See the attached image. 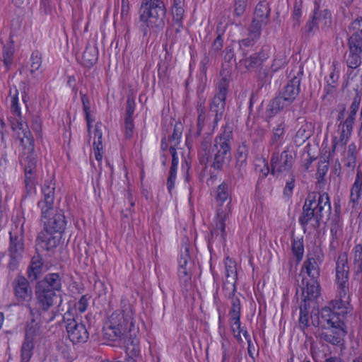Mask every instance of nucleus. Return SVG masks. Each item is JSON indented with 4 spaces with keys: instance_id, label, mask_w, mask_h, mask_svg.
<instances>
[{
    "instance_id": "nucleus-19",
    "label": "nucleus",
    "mask_w": 362,
    "mask_h": 362,
    "mask_svg": "<svg viewBox=\"0 0 362 362\" xmlns=\"http://www.w3.org/2000/svg\"><path fill=\"white\" fill-rule=\"evenodd\" d=\"M269 57V48L264 47L259 52L255 53L250 57H245L238 62L240 67H244L247 70L257 68L267 60Z\"/></svg>"
},
{
    "instance_id": "nucleus-51",
    "label": "nucleus",
    "mask_w": 362,
    "mask_h": 362,
    "mask_svg": "<svg viewBox=\"0 0 362 362\" xmlns=\"http://www.w3.org/2000/svg\"><path fill=\"white\" fill-rule=\"evenodd\" d=\"M35 168V163L32 162L27 165L25 168V184L27 186L29 185H33L32 176L34 173Z\"/></svg>"
},
{
    "instance_id": "nucleus-34",
    "label": "nucleus",
    "mask_w": 362,
    "mask_h": 362,
    "mask_svg": "<svg viewBox=\"0 0 362 362\" xmlns=\"http://www.w3.org/2000/svg\"><path fill=\"white\" fill-rule=\"evenodd\" d=\"M313 131V126L310 122H305L296 134V141L303 143L308 139Z\"/></svg>"
},
{
    "instance_id": "nucleus-43",
    "label": "nucleus",
    "mask_w": 362,
    "mask_h": 362,
    "mask_svg": "<svg viewBox=\"0 0 362 362\" xmlns=\"http://www.w3.org/2000/svg\"><path fill=\"white\" fill-rule=\"evenodd\" d=\"M309 326V313L307 310L306 305L300 306V317L298 320V327L303 331Z\"/></svg>"
},
{
    "instance_id": "nucleus-29",
    "label": "nucleus",
    "mask_w": 362,
    "mask_h": 362,
    "mask_svg": "<svg viewBox=\"0 0 362 362\" xmlns=\"http://www.w3.org/2000/svg\"><path fill=\"white\" fill-rule=\"evenodd\" d=\"M269 13L270 8L268 3L265 1H259L255 7L252 20L267 25Z\"/></svg>"
},
{
    "instance_id": "nucleus-27",
    "label": "nucleus",
    "mask_w": 362,
    "mask_h": 362,
    "mask_svg": "<svg viewBox=\"0 0 362 362\" xmlns=\"http://www.w3.org/2000/svg\"><path fill=\"white\" fill-rule=\"evenodd\" d=\"M266 25V24H263L259 23V21H256L252 20L250 28H249V35L246 39H243L241 41V45L248 47L252 45L255 41H257L261 35L262 28Z\"/></svg>"
},
{
    "instance_id": "nucleus-38",
    "label": "nucleus",
    "mask_w": 362,
    "mask_h": 362,
    "mask_svg": "<svg viewBox=\"0 0 362 362\" xmlns=\"http://www.w3.org/2000/svg\"><path fill=\"white\" fill-rule=\"evenodd\" d=\"M177 275L181 286L185 289H188V287L191 284L192 272L191 269L186 268H178Z\"/></svg>"
},
{
    "instance_id": "nucleus-20",
    "label": "nucleus",
    "mask_w": 362,
    "mask_h": 362,
    "mask_svg": "<svg viewBox=\"0 0 362 362\" xmlns=\"http://www.w3.org/2000/svg\"><path fill=\"white\" fill-rule=\"evenodd\" d=\"M35 295L40 310H49L54 304L56 292L36 285Z\"/></svg>"
},
{
    "instance_id": "nucleus-36",
    "label": "nucleus",
    "mask_w": 362,
    "mask_h": 362,
    "mask_svg": "<svg viewBox=\"0 0 362 362\" xmlns=\"http://www.w3.org/2000/svg\"><path fill=\"white\" fill-rule=\"evenodd\" d=\"M303 284L304 286L303 291L307 293L309 298H316L320 294V285L317 279H311L310 281H307L305 284V279H303Z\"/></svg>"
},
{
    "instance_id": "nucleus-3",
    "label": "nucleus",
    "mask_w": 362,
    "mask_h": 362,
    "mask_svg": "<svg viewBox=\"0 0 362 362\" xmlns=\"http://www.w3.org/2000/svg\"><path fill=\"white\" fill-rule=\"evenodd\" d=\"M233 137V129L226 125L222 133L214 139L211 145L210 139H204L198 151V158L201 164L210 165L216 170H221L230 159L231 146L230 141Z\"/></svg>"
},
{
    "instance_id": "nucleus-61",
    "label": "nucleus",
    "mask_w": 362,
    "mask_h": 362,
    "mask_svg": "<svg viewBox=\"0 0 362 362\" xmlns=\"http://www.w3.org/2000/svg\"><path fill=\"white\" fill-rule=\"evenodd\" d=\"M357 153V148L354 143H351L348 147L347 157L349 162L354 163L356 159V154Z\"/></svg>"
},
{
    "instance_id": "nucleus-42",
    "label": "nucleus",
    "mask_w": 362,
    "mask_h": 362,
    "mask_svg": "<svg viewBox=\"0 0 362 362\" xmlns=\"http://www.w3.org/2000/svg\"><path fill=\"white\" fill-rule=\"evenodd\" d=\"M361 52L349 50L346 64L350 69H356L361 63Z\"/></svg>"
},
{
    "instance_id": "nucleus-9",
    "label": "nucleus",
    "mask_w": 362,
    "mask_h": 362,
    "mask_svg": "<svg viewBox=\"0 0 362 362\" xmlns=\"http://www.w3.org/2000/svg\"><path fill=\"white\" fill-rule=\"evenodd\" d=\"M349 266L346 257H339L336 264L337 298L350 299L349 288Z\"/></svg>"
},
{
    "instance_id": "nucleus-12",
    "label": "nucleus",
    "mask_w": 362,
    "mask_h": 362,
    "mask_svg": "<svg viewBox=\"0 0 362 362\" xmlns=\"http://www.w3.org/2000/svg\"><path fill=\"white\" fill-rule=\"evenodd\" d=\"M270 163L272 175L288 173L293 167L294 157L292 151L289 148H286L280 154L279 153H273Z\"/></svg>"
},
{
    "instance_id": "nucleus-30",
    "label": "nucleus",
    "mask_w": 362,
    "mask_h": 362,
    "mask_svg": "<svg viewBox=\"0 0 362 362\" xmlns=\"http://www.w3.org/2000/svg\"><path fill=\"white\" fill-rule=\"evenodd\" d=\"M313 17L315 20L318 27H329L332 23L331 13L327 10H320L319 7H315Z\"/></svg>"
},
{
    "instance_id": "nucleus-25",
    "label": "nucleus",
    "mask_w": 362,
    "mask_h": 362,
    "mask_svg": "<svg viewBox=\"0 0 362 362\" xmlns=\"http://www.w3.org/2000/svg\"><path fill=\"white\" fill-rule=\"evenodd\" d=\"M173 21L178 26L177 31L182 27V21L185 16V0H173L170 9Z\"/></svg>"
},
{
    "instance_id": "nucleus-1",
    "label": "nucleus",
    "mask_w": 362,
    "mask_h": 362,
    "mask_svg": "<svg viewBox=\"0 0 362 362\" xmlns=\"http://www.w3.org/2000/svg\"><path fill=\"white\" fill-rule=\"evenodd\" d=\"M351 310L350 299L337 297L329 306L322 308L321 318L327 324L330 332H322L319 334V337L334 346L342 344L344 338L347 334L346 316Z\"/></svg>"
},
{
    "instance_id": "nucleus-13",
    "label": "nucleus",
    "mask_w": 362,
    "mask_h": 362,
    "mask_svg": "<svg viewBox=\"0 0 362 362\" xmlns=\"http://www.w3.org/2000/svg\"><path fill=\"white\" fill-rule=\"evenodd\" d=\"M66 330L69 340L73 344H83L89 338V332L84 323L74 318L65 320Z\"/></svg>"
},
{
    "instance_id": "nucleus-24",
    "label": "nucleus",
    "mask_w": 362,
    "mask_h": 362,
    "mask_svg": "<svg viewBox=\"0 0 362 362\" xmlns=\"http://www.w3.org/2000/svg\"><path fill=\"white\" fill-rule=\"evenodd\" d=\"M291 103L289 99L288 100V98L280 93L279 95L272 100L268 105L267 115L270 117H274L281 110L290 106Z\"/></svg>"
},
{
    "instance_id": "nucleus-5",
    "label": "nucleus",
    "mask_w": 362,
    "mask_h": 362,
    "mask_svg": "<svg viewBox=\"0 0 362 362\" xmlns=\"http://www.w3.org/2000/svg\"><path fill=\"white\" fill-rule=\"evenodd\" d=\"M332 208L327 193H311L305 199L303 212L299 222L303 226L310 224L315 228L319 226L323 218L328 219Z\"/></svg>"
},
{
    "instance_id": "nucleus-57",
    "label": "nucleus",
    "mask_w": 362,
    "mask_h": 362,
    "mask_svg": "<svg viewBox=\"0 0 362 362\" xmlns=\"http://www.w3.org/2000/svg\"><path fill=\"white\" fill-rule=\"evenodd\" d=\"M102 124L101 123H96L95 127V132H94V141H93V146L98 145V144H103L102 139H103V132L101 129Z\"/></svg>"
},
{
    "instance_id": "nucleus-56",
    "label": "nucleus",
    "mask_w": 362,
    "mask_h": 362,
    "mask_svg": "<svg viewBox=\"0 0 362 362\" xmlns=\"http://www.w3.org/2000/svg\"><path fill=\"white\" fill-rule=\"evenodd\" d=\"M134 123L133 119L131 117H127L124 124V134L125 136L128 139L131 138L134 132Z\"/></svg>"
},
{
    "instance_id": "nucleus-4",
    "label": "nucleus",
    "mask_w": 362,
    "mask_h": 362,
    "mask_svg": "<svg viewBox=\"0 0 362 362\" xmlns=\"http://www.w3.org/2000/svg\"><path fill=\"white\" fill-rule=\"evenodd\" d=\"M55 183L52 179L46 180L42 187V199L37 202L41 210V218L44 224V230L59 234L66 226L65 217L58 212L51 216L54 201Z\"/></svg>"
},
{
    "instance_id": "nucleus-55",
    "label": "nucleus",
    "mask_w": 362,
    "mask_h": 362,
    "mask_svg": "<svg viewBox=\"0 0 362 362\" xmlns=\"http://www.w3.org/2000/svg\"><path fill=\"white\" fill-rule=\"evenodd\" d=\"M317 28H318V25H317L315 20H314L313 17H312V19L309 20L305 24V35L308 37L312 36L314 34L315 31L316 30Z\"/></svg>"
},
{
    "instance_id": "nucleus-17",
    "label": "nucleus",
    "mask_w": 362,
    "mask_h": 362,
    "mask_svg": "<svg viewBox=\"0 0 362 362\" xmlns=\"http://www.w3.org/2000/svg\"><path fill=\"white\" fill-rule=\"evenodd\" d=\"M225 276L226 281L223 288L225 296L232 300L233 297H238L235 293L237 271L235 262L229 257H226L225 259Z\"/></svg>"
},
{
    "instance_id": "nucleus-28",
    "label": "nucleus",
    "mask_w": 362,
    "mask_h": 362,
    "mask_svg": "<svg viewBox=\"0 0 362 362\" xmlns=\"http://www.w3.org/2000/svg\"><path fill=\"white\" fill-rule=\"evenodd\" d=\"M300 91V80L294 77L290 80L287 85L284 88L281 94L285 98L289 99L293 103Z\"/></svg>"
},
{
    "instance_id": "nucleus-23",
    "label": "nucleus",
    "mask_w": 362,
    "mask_h": 362,
    "mask_svg": "<svg viewBox=\"0 0 362 362\" xmlns=\"http://www.w3.org/2000/svg\"><path fill=\"white\" fill-rule=\"evenodd\" d=\"M362 199V173L358 172L350 189L349 204L352 208L358 206L359 200Z\"/></svg>"
},
{
    "instance_id": "nucleus-33",
    "label": "nucleus",
    "mask_w": 362,
    "mask_h": 362,
    "mask_svg": "<svg viewBox=\"0 0 362 362\" xmlns=\"http://www.w3.org/2000/svg\"><path fill=\"white\" fill-rule=\"evenodd\" d=\"M98 51L97 47L88 46L83 53L82 59L84 66H93L98 61Z\"/></svg>"
},
{
    "instance_id": "nucleus-16",
    "label": "nucleus",
    "mask_w": 362,
    "mask_h": 362,
    "mask_svg": "<svg viewBox=\"0 0 362 362\" xmlns=\"http://www.w3.org/2000/svg\"><path fill=\"white\" fill-rule=\"evenodd\" d=\"M11 286L14 297L18 304H23L31 300L33 291L25 277L18 275L12 281Z\"/></svg>"
},
{
    "instance_id": "nucleus-54",
    "label": "nucleus",
    "mask_w": 362,
    "mask_h": 362,
    "mask_svg": "<svg viewBox=\"0 0 362 362\" xmlns=\"http://www.w3.org/2000/svg\"><path fill=\"white\" fill-rule=\"evenodd\" d=\"M13 49L10 47L4 49L3 51V61L7 67H8L13 61Z\"/></svg>"
},
{
    "instance_id": "nucleus-49",
    "label": "nucleus",
    "mask_w": 362,
    "mask_h": 362,
    "mask_svg": "<svg viewBox=\"0 0 362 362\" xmlns=\"http://www.w3.org/2000/svg\"><path fill=\"white\" fill-rule=\"evenodd\" d=\"M256 170L259 172L262 177H265L269 173L268 163L265 159H260L256 164Z\"/></svg>"
},
{
    "instance_id": "nucleus-2",
    "label": "nucleus",
    "mask_w": 362,
    "mask_h": 362,
    "mask_svg": "<svg viewBox=\"0 0 362 362\" xmlns=\"http://www.w3.org/2000/svg\"><path fill=\"white\" fill-rule=\"evenodd\" d=\"M134 315V311L129 305L122 310L114 312L104 328L106 338L113 341H121L126 346L131 344L135 350L139 344V327L136 325Z\"/></svg>"
},
{
    "instance_id": "nucleus-63",
    "label": "nucleus",
    "mask_w": 362,
    "mask_h": 362,
    "mask_svg": "<svg viewBox=\"0 0 362 362\" xmlns=\"http://www.w3.org/2000/svg\"><path fill=\"white\" fill-rule=\"evenodd\" d=\"M170 152L172 155V163H171V167L170 169L177 170V165H178V162H179V158H178L176 150L174 147H170Z\"/></svg>"
},
{
    "instance_id": "nucleus-21",
    "label": "nucleus",
    "mask_w": 362,
    "mask_h": 362,
    "mask_svg": "<svg viewBox=\"0 0 362 362\" xmlns=\"http://www.w3.org/2000/svg\"><path fill=\"white\" fill-rule=\"evenodd\" d=\"M320 255H315V256L309 255L303 263L302 272H305L311 279H317L320 276Z\"/></svg>"
},
{
    "instance_id": "nucleus-26",
    "label": "nucleus",
    "mask_w": 362,
    "mask_h": 362,
    "mask_svg": "<svg viewBox=\"0 0 362 362\" xmlns=\"http://www.w3.org/2000/svg\"><path fill=\"white\" fill-rule=\"evenodd\" d=\"M215 202L217 209L225 207L228 202H230L231 205L229 185L227 182H223L218 186L216 191Z\"/></svg>"
},
{
    "instance_id": "nucleus-53",
    "label": "nucleus",
    "mask_w": 362,
    "mask_h": 362,
    "mask_svg": "<svg viewBox=\"0 0 362 362\" xmlns=\"http://www.w3.org/2000/svg\"><path fill=\"white\" fill-rule=\"evenodd\" d=\"M88 298L86 296H82L79 300L75 304V309L78 313H84L88 308Z\"/></svg>"
},
{
    "instance_id": "nucleus-59",
    "label": "nucleus",
    "mask_w": 362,
    "mask_h": 362,
    "mask_svg": "<svg viewBox=\"0 0 362 362\" xmlns=\"http://www.w3.org/2000/svg\"><path fill=\"white\" fill-rule=\"evenodd\" d=\"M177 175V170L170 169L169 176L167 180V187L169 192L174 189Z\"/></svg>"
},
{
    "instance_id": "nucleus-11",
    "label": "nucleus",
    "mask_w": 362,
    "mask_h": 362,
    "mask_svg": "<svg viewBox=\"0 0 362 362\" xmlns=\"http://www.w3.org/2000/svg\"><path fill=\"white\" fill-rule=\"evenodd\" d=\"M228 87L225 82L219 84L218 90L210 103L209 110L213 113L212 129H215L222 119L225 110Z\"/></svg>"
},
{
    "instance_id": "nucleus-39",
    "label": "nucleus",
    "mask_w": 362,
    "mask_h": 362,
    "mask_svg": "<svg viewBox=\"0 0 362 362\" xmlns=\"http://www.w3.org/2000/svg\"><path fill=\"white\" fill-rule=\"evenodd\" d=\"M39 333V323L35 322V320H32L30 322L27 323L25 328V341H31L33 342L34 337Z\"/></svg>"
},
{
    "instance_id": "nucleus-32",
    "label": "nucleus",
    "mask_w": 362,
    "mask_h": 362,
    "mask_svg": "<svg viewBox=\"0 0 362 362\" xmlns=\"http://www.w3.org/2000/svg\"><path fill=\"white\" fill-rule=\"evenodd\" d=\"M30 65V72L32 76L35 78H38L42 74V57L41 54L35 51L31 54Z\"/></svg>"
},
{
    "instance_id": "nucleus-22",
    "label": "nucleus",
    "mask_w": 362,
    "mask_h": 362,
    "mask_svg": "<svg viewBox=\"0 0 362 362\" xmlns=\"http://www.w3.org/2000/svg\"><path fill=\"white\" fill-rule=\"evenodd\" d=\"M37 285L48 290L52 289L54 292L59 291L62 288V277L58 273H50L38 281Z\"/></svg>"
},
{
    "instance_id": "nucleus-50",
    "label": "nucleus",
    "mask_w": 362,
    "mask_h": 362,
    "mask_svg": "<svg viewBox=\"0 0 362 362\" xmlns=\"http://www.w3.org/2000/svg\"><path fill=\"white\" fill-rule=\"evenodd\" d=\"M56 317V312L53 310H41L40 317L41 322L49 323L54 320Z\"/></svg>"
},
{
    "instance_id": "nucleus-8",
    "label": "nucleus",
    "mask_w": 362,
    "mask_h": 362,
    "mask_svg": "<svg viewBox=\"0 0 362 362\" xmlns=\"http://www.w3.org/2000/svg\"><path fill=\"white\" fill-rule=\"evenodd\" d=\"M240 313L241 305L240 300L238 297L232 298V305L229 312V325L230 330L234 337L239 341H242L240 334L243 332L245 339H246L248 345L253 346L251 340L250 335L247 330H243L241 328L240 323Z\"/></svg>"
},
{
    "instance_id": "nucleus-35",
    "label": "nucleus",
    "mask_w": 362,
    "mask_h": 362,
    "mask_svg": "<svg viewBox=\"0 0 362 362\" xmlns=\"http://www.w3.org/2000/svg\"><path fill=\"white\" fill-rule=\"evenodd\" d=\"M285 134V123L281 122L272 129L271 144L279 146L282 144Z\"/></svg>"
},
{
    "instance_id": "nucleus-37",
    "label": "nucleus",
    "mask_w": 362,
    "mask_h": 362,
    "mask_svg": "<svg viewBox=\"0 0 362 362\" xmlns=\"http://www.w3.org/2000/svg\"><path fill=\"white\" fill-rule=\"evenodd\" d=\"M330 233L332 235L330 246L335 248L339 245V241L343 235L342 226L339 223L332 224Z\"/></svg>"
},
{
    "instance_id": "nucleus-52",
    "label": "nucleus",
    "mask_w": 362,
    "mask_h": 362,
    "mask_svg": "<svg viewBox=\"0 0 362 362\" xmlns=\"http://www.w3.org/2000/svg\"><path fill=\"white\" fill-rule=\"evenodd\" d=\"M189 250L185 248V252L182 253L179 259L178 268L191 269V264L189 263Z\"/></svg>"
},
{
    "instance_id": "nucleus-64",
    "label": "nucleus",
    "mask_w": 362,
    "mask_h": 362,
    "mask_svg": "<svg viewBox=\"0 0 362 362\" xmlns=\"http://www.w3.org/2000/svg\"><path fill=\"white\" fill-rule=\"evenodd\" d=\"M103 144H98L96 146H93L94 156L96 160L101 162L103 158Z\"/></svg>"
},
{
    "instance_id": "nucleus-31",
    "label": "nucleus",
    "mask_w": 362,
    "mask_h": 362,
    "mask_svg": "<svg viewBox=\"0 0 362 362\" xmlns=\"http://www.w3.org/2000/svg\"><path fill=\"white\" fill-rule=\"evenodd\" d=\"M43 262L40 255L34 256L28 269V275L30 279H37L42 270Z\"/></svg>"
},
{
    "instance_id": "nucleus-46",
    "label": "nucleus",
    "mask_w": 362,
    "mask_h": 362,
    "mask_svg": "<svg viewBox=\"0 0 362 362\" xmlns=\"http://www.w3.org/2000/svg\"><path fill=\"white\" fill-rule=\"evenodd\" d=\"M33 343L31 341H25L21 347V362H29L32 356Z\"/></svg>"
},
{
    "instance_id": "nucleus-47",
    "label": "nucleus",
    "mask_w": 362,
    "mask_h": 362,
    "mask_svg": "<svg viewBox=\"0 0 362 362\" xmlns=\"http://www.w3.org/2000/svg\"><path fill=\"white\" fill-rule=\"evenodd\" d=\"M349 50L362 52V37L358 35L352 34L349 39Z\"/></svg>"
},
{
    "instance_id": "nucleus-58",
    "label": "nucleus",
    "mask_w": 362,
    "mask_h": 362,
    "mask_svg": "<svg viewBox=\"0 0 362 362\" xmlns=\"http://www.w3.org/2000/svg\"><path fill=\"white\" fill-rule=\"evenodd\" d=\"M333 66H334V68H333L332 71H331V73L329 74V78L327 79V83H328V85H329L332 87H334L337 84L338 79H339V71L337 70L334 64H333Z\"/></svg>"
},
{
    "instance_id": "nucleus-60",
    "label": "nucleus",
    "mask_w": 362,
    "mask_h": 362,
    "mask_svg": "<svg viewBox=\"0 0 362 362\" xmlns=\"http://www.w3.org/2000/svg\"><path fill=\"white\" fill-rule=\"evenodd\" d=\"M329 170V166L327 163H323L319 165L317 172V178L319 182H321L324 180V176L327 174Z\"/></svg>"
},
{
    "instance_id": "nucleus-41",
    "label": "nucleus",
    "mask_w": 362,
    "mask_h": 362,
    "mask_svg": "<svg viewBox=\"0 0 362 362\" xmlns=\"http://www.w3.org/2000/svg\"><path fill=\"white\" fill-rule=\"evenodd\" d=\"M292 252L298 262L302 260L304 255V245L303 238H293L292 241Z\"/></svg>"
},
{
    "instance_id": "nucleus-44",
    "label": "nucleus",
    "mask_w": 362,
    "mask_h": 362,
    "mask_svg": "<svg viewBox=\"0 0 362 362\" xmlns=\"http://www.w3.org/2000/svg\"><path fill=\"white\" fill-rule=\"evenodd\" d=\"M247 156V146L244 144L239 146L235 155L236 163L238 167L242 168L246 165Z\"/></svg>"
},
{
    "instance_id": "nucleus-48",
    "label": "nucleus",
    "mask_w": 362,
    "mask_h": 362,
    "mask_svg": "<svg viewBox=\"0 0 362 362\" xmlns=\"http://www.w3.org/2000/svg\"><path fill=\"white\" fill-rule=\"evenodd\" d=\"M361 103V98L358 95L355 96L352 100V103L350 106V112L349 116L346 118L349 121L354 122L356 119V115L357 111L358 110L359 105Z\"/></svg>"
},
{
    "instance_id": "nucleus-15",
    "label": "nucleus",
    "mask_w": 362,
    "mask_h": 362,
    "mask_svg": "<svg viewBox=\"0 0 362 362\" xmlns=\"http://www.w3.org/2000/svg\"><path fill=\"white\" fill-rule=\"evenodd\" d=\"M232 208L230 202L225 207L218 208L211 226V234L212 238H219L224 240L226 237V221L231 214Z\"/></svg>"
},
{
    "instance_id": "nucleus-18",
    "label": "nucleus",
    "mask_w": 362,
    "mask_h": 362,
    "mask_svg": "<svg viewBox=\"0 0 362 362\" xmlns=\"http://www.w3.org/2000/svg\"><path fill=\"white\" fill-rule=\"evenodd\" d=\"M61 235L42 230L37 238V247L42 250L52 252L59 245Z\"/></svg>"
},
{
    "instance_id": "nucleus-7",
    "label": "nucleus",
    "mask_w": 362,
    "mask_h": 362,
    "mask_svg": "<svg viewBox=\"0 0 362 362\" xmlns=\"http://www.w3.org/2000/svg\"><path fill=\"white\" fill-rule=\"evenodd\" d=\"M10 95L11 98V108L13 113V117L11 121L12 129L23 148L27 149L28 151L31 152L34 149V141L28 124L24 122L21 118V112L18 104V90L16 89L13 95H12V91L11 90Z\"/></svg>"
},
{
    "instance_id": "nucleus-6",
    "label": "nucleus",
    "mask_w": 362,
    "mask_h": 362,
    "mask_svg": "<svg viewBox=\"0 0 362 362\" xmlns=\"http://www.w3.org/2000/svg\"><path fill=\"white\" fill-rule=\"evenodd\" d=\"M166 7L163 0H145L140 8V22L146 29L158 32L165 26Z\"/></svg>"
},
{
    "instance_id": "nucleus-62",
    "label": "nucleus",
    "mask_w": 362,
    "mask_h": 362,
    "mask_svg": "<svg viewBox=\"0 0 362 362\" xmlns=\"http://www.w3.org/2000/svg\"><path fill=\"white\" fill-rule=\"evenodd\" d=\"M352 28L354 30L353 34L358 35L362 37V18L354 21L352 23Z\"/></svg>"
},
{
    "instance_id": "nucleus-10",
    "label": "nucleus",
    "mask_w": 362,
    "mask_h": 362,
    "mask_svg": "<svg viewBox=\"0 0 362 362\" xmlns=\"http://www.w3.org/2000/svg\"><path fill=\"white\" fill-rule=\"evenodd\" d=\"M10 234V245L8 248L9 252V262L8 268L15 271L17 269L18 266L23 257L24 252V243L22 229L19 232L14 233L11 231Z\"/></svg>"
},
{
    "instance_id": "nucleus-40",
    "label": "nucleus",
    "mask_w": 362,
    "mask_h": 362,
    "mask_svg": "<svg viewBox=\"0 0 362 362\" xmlns=\"http://www.w3.org/2000/svg\"><path fill=\"white\" fill-rule=\"evenodd\" d=\"M197 112H198V120H197V130L196 136H199L201 134V132L206 124V113L204 107L202 103H199L197 105Z\"/></svg>"
},
{
    "instance_id": "nucleus-14",
    "label": "nucleus",
    "mask_w": 362,
    "mask_h": 362,
    "mask_svg": "<svg viewBox=\"0 0 362 362\" xmlns=\"http://www.w3.org/2000/svg\"><path fill=\"white\" fill-rule=\"evenodd\" d=\"M354 122L344 119L337 124V129L332 136V151L342 149L349 141Z\"/></svg>"
},
{
    "instance_id": "nucleus-45",
    "label": "nucleus",
    "mask_w": 362,
    "mask_h": 362,
    "mask_svg": "<svg viewBox=\"0 0 362 362\" xmlns=\"http://www.w3.org/2000/svg\"><path fill=\"white\" fill-rule=\"evenodd\" d=\"M250 0H233V15L242 16L245 12Z\"/></svg>"
}]
</instances>
